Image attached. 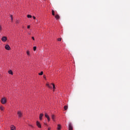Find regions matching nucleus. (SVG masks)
Returning <instances> with one entry per match:
<instances>
[{"label":"nucleus","mask_w":130,"mask_h":130,"mask_svg":"<svg viewBox=\"0 0 130 130\" xmlns=\"http://www.w3.org/2000/svg\"><path fill=\"white\" fill-rule=\"evenodd\" d=\"M50 129H51V127H48V130H50Z\"/></svg>","instance_id":"c756f323"},{"label":"nucleus","mask_w":130,"mask_h":130,"mask_svg":"<svg viewBox=\"0 0 130 130\" xmlns=\"http://www.w3.org/2000/svg\"><path fill=\"white\" fill-rule=\"evenodd\" d=\"M17 115H18L19 118H21L22 117V115H23V114H22V112H21L20 111H18Z\"/></svg>","instance_id":"f03ea898"},{"label":"nucleus","mask_w":130,"mask_h":130,"mask_svg":"<svg viewBox=\"0 0 130 130\" xmlns=\"http://www.w3.org/2000/svg\"><path fill=\"white\" fill-rule=\"evenodd\" d=\"M32 40H35V39L34 38V37H32Z\"/></svg>","instance_id":"c85d7f7f"},{"label":"nucleus","mask_w":130,"mask_h":130,"mask_svg":"<svg viewBox=\"0 0 130 130\" xmlns=\"http://www.w3.org/2000/svg\"><path fill=\"white\" fill-rule=\"evenodd\" d=\"M52 16H55V14L54 13V10H52Z\"/></svg>","instance_id":"aec40b11"},{"label":"nucleus","mask_w":130,"mask_h":130,"mask_svg":"<svg viewBox=\"0 0 130 130\" xmlns=\"http://www.w3.org/2000/svg\"><path fill=\"white\" fill-rule=\"evenodd\" d=\"M51 85H52L53 91H54V89H55V85H54V84L53 83H52Z\"/></svg>","instance_id":"6ab92c4d"},{"label":"nucleus","mask_w":130,"mask_h":130,"mask_svg":"<svg viewBox=\"0 0 130 130\" xmlns=\"http://www.w3.org/2000/svg\"><path fill=\"white\" fill-rule=\"evenodd\" d=\"M55 17L56 19H57V20H58V19H59L60 18V17L59 16V15L58 14H56Z\"/></svg>","instance_id":"ddd939ff"},{"label":"nucleus","mask_w":130,"mask_h":130,"mask_svg":"<svg viewBox=\"0 0 130 130\" xmlns=\"http://www.w3.org/2000/svg\"><path fill=\"white\" fill-rule=\"evenodd\" d=\"M45 116L48 120V121H50V118L49 117V116H48V115H47V113L45 114Z\"/></svg>","instance_id":"7ed1b4c3"},{"label":"nucleus","mask_w":130,"mask_h":130,"mask_svg":"<svg viewBox=\"0 0 130 130\" xmlns=\"http://www.w3.org/2000/svg\"><path fill=\"white\" fill-rule=\"evenodd\" d=\"M27 29H30V25L27 26Z\"/></svg>","instance_id":"cd10ccee"},{"label":"nucleus","mask_w":130,"mask_h":130,"mask_svg":"<svg viewBox=\"0 0 130 130\" xmlns=\"http://www.w3.org/2000/svg\"><path fill=\"white\" fill-rule=\"evenodd\" d=\"M51 118L53 121H55V116L53 114L51 115Z\"/></svg>","instance_id":"1a4fd4ad"},{"label":"nucleus","mask_w":130,"mask_h":130,"mask_svg":"<svg viewBox=\"0 0 130 130\" xmlns=\"http://www.w3.org/2000/svg\"><path fill=\"white\" fill-rule=\"evenodd\" d=\"M36 124H37V126L38 127L41 128V124H40V123L38 121H37L36 122Z\"/></svg>","instance_id":"6e6552de"},{"label":"nucleus","mask_w":130,"mask_h":130,"mask_svg":"<svg viewBox=\"0 0 130 130\" xmlns=\"http://www.w3.org/2000/svg\"><path fill=\"white\" fill-rule=\"evenodd\" d=\"M45 116L48 120V121H50V118L49 117V116H48V115H47V113L45 114Z\"/></svg>","instance_id":"20e7f679"},{"label":"nucleus","mask_w":130,"mask_h":130,"mask_svg":"<svg viewBox=\"0 0 130 130\" xmlns=\"http://www.w3.org/2000/svg\"><path fill=\"white\" fill-rule=\"evenodd\" d=\"M29 126H31V127H33V126L32 125L29 124Z\"/></svg>","instance_id":"7c9ffc66"},{"label":"nucleus","mask_w":130,"mask_h":130,"mask_svg":"<svg viewBox=\"0 0 130 130\" xmlns=\"http://www.w3.org/2000/svg\"><path fill=\"white\" fill-rule=\"evenodd\" d=\"M69 129L73 130V125L72 124V123H69Z\"/></svg>","instance_id":"423d86ee"},{"label":"nucleus","mask_w":130,"mask_h":130,"mask_svg":"<svg viewBox=\"0 0 130 130\" xmlns=\"http://www.w3.org/2000/svg\"><path fill=\"white\" fill-rule=\"evenodd\" d=\"M44 79H46V77H45V76H44Z\"/></svg>","instance_id":"473e14b6"},{"label":"nucleus","mask_w":130,"mask_h":130,"mask_svg":"<svg viewBox=\"0 0 130 130\" xmlns=\"http://www.w3.org/2000/svg\"><path fill=\"white\" fill-rule=\"evenodd\" d=\"M11 130H16V126L14 125H11L10 127Z\"/></svg>","instance_id":"9d476101"},{"label":"nucleus","mask_w":130,"mask_h":130,"mask_svg":"<svg viewBox=\"0 0 130 130\" xmlns=\"http://www.w3.org/2000/svg\"><path fill=\"white\" fill-rule=\"evenodd\" d=\"M39 76H42V75H43V71L41 72L40 73H39Z\"/></svg>","instance_id":"412c9836"},{"label":"nucleus","mask_w":130,"mask_h":130,"mask_svg":"<svg viewBox=\"0 0 130 130\" xmlns=\"http://www.w3.org/2000/svg\"><path fill=\"white\" fill-rule=\"evenodd\" d=\"M7 40V38L6 37H3L2 38V41H3V42H6Z\"/></svg>","instance_id":"0eeeda50"},{"label":"nucleus","mask_w":130,"mask_h":130,"mask_svg":"<svg viewBox=\"0 0 130 130\" xmlns=\"http://www.w3.org/2000/svg\"><path fill=\"white\" fill-rule=\"evenodd\" d=\"M57 41H61V38L57 39Z\"/></svg>","instance_id":"a878e982"},{"label":"nucleus","mask_w":130,"mask_h":130,"mask_svg":"<svg viewBox=\"0 0 130 130\" xmlns=\"http://www.w3.org/2000/svg\"><path fill=\"white\" fill-rule=\"evenodd\" d=\"M0 109H1V110H2L3 111V110H4V109H5V108L4 107V106H1L0 107Z\"/></svg>","instance_id":"dca6fc26"},{"label":"nucleus","mask_w":130,"mask_h":130,"mask_svg":"<svg viewBox=\"0 0 130 130\" xmlns=\"http://www.w3.org/2000/svg\"><path fill=\"white\" fill-rule=\"evenodd\" d=\"M43 114H41L39 116L40 120H42V117H43Z\"/></svg>","instance_id":"f8f14e48"},{"label":"nucleus","mask_w":130,"mask_h":130,"mask_svg":"<svg viewBox=\"0 0 130 130\" xmlns=\"http://www.w3.org/2000/svg\"><path fill=\"white\" fill-rule=\"evenodd\" d=\"M1 103L2 104H6V103H7V99H6V98H3L2 99Z\"/></svg>","instance_id":"f257e3e1"},{"label":"nucleus","mask_w":130,"mask_h":130,"mask_svg":"<svg viewBox=\"0 0 130 130\" xmlns=\"http://www.w3.org/2000/svg\"><path fill=\"white\" fill-rule=\"evenodd\" d=\"M69 108V107L68 106H64V110L67 111L68 110V109Z\"/></svg>","instance_id":"2eb2a0df"},{"label":"nucleus","mask_w":130,"mask_h":130,"mask_svg":"<svg viewBox=\"0 0 130 130\" xmlns=\"http://www.w3.org/2000/svg\"><path fill=\"white\" fill-rule=\"evenodd\" d=\"M26 54H27V55H28V56H30V51L27 50L26 51Z\"/></svg>","instance_id":"4468645a"},{"label":"nucleus","mask_w":130,"mask_h":130,"mask_svg":"<svg viewBox=\"0 0 130 130\" xmlns=\"http://www.w3.org/2000/svg\"><path fill=\"white\" fill-rule=\"evenodd\" d=\"M27 18H32V16L31 15H27Z\"/></svg>","instance_id":"4be33fe9"},{"label":"nucleus","mask_w":130,"mask_h":130,"mask_svg":"<svg viewBox=\"0 0 130 130\" xmlns=\"http://www.w3.org/2000/svg\"><path fill=\"white\" fill-rule=\"evenodd\" d=\"M57 129V130L61 129V126L60 125V124H58Z\"/></svg>","instance_id":"9b49d317"},{"label":"nucleus","mask_w":130,"mask_h":130,"mask_svg":"<svg viewBox=\"0 0 130 130\" xmlns=\"http://www.w3.org/2000/svg\"><path fill=\"white\" fill-rule=\"evenodd\" d=\"M37 49V47H36V46L34 47V51H36Z\"/></svg>","instance_id":"5701e85b"},{"label":"nucleus","mask_w":130,"mask_h":130,"mask_svg":"<svg viewBox=\"0 0 130 130\" xmlns=\"http://www.w3.org/2000/svg\"><path fill=\"white\" fill-rule=\"evenodd\" d=\"M32 18H33V19H34V20H35V19H36V17H35V16H32Z\"/></svg>","instance_id":"bb28decb"},{"label":"nucleus","mask_w":130,"mask_h":130,"mask_svg":"<svg viewBox=\"0 0 130 130\" xmlns=\"http://www.w3.org/2000/svg\"><path fill=\"white\" fill-rule=\"evenodd\" d=\"M5 49H6L7 50H11V47H10V46L9 45H6L5 47Z\"/></svg>","instance_id":"39448f33"},{"label":"nucleus","mask_w":130,"mask_h":130,"mask_svg":"<svg viewBox=\"0 0 130 130\" xmlns=\"http://www.w3.org/2000/svg\"><path fill=\"white\" fill-rule=\"evenodd\" d=\"M8 73L10 75H13V71L12 70L9 71Z\"/></svg>","instance_id":"f3484780"},{"label":"nucleus","mask_w":130,"mask_h":130,"mask_svg":"<svg viewBox=\"0 0 130 130\" xmlns=\"http://www.w3.org/2000/svg\"><path fill=\"white\" fill-rule=\"evenodd\" d=\"M11 18V22H13V15H10Z\"/></svg>","instance_id":"b1692460"},{"label":"nucleus","mask_w":130,"mask_h":130,"mask_svg":"<svg viewBox=\"0 0 130 130\" xmlns=\"http://www.w3.org/2000/svg\"><path fill=\"white\" fill-rule=\"evenodd\" d=\"M46 85L48 88H50V89L52 88V86H50L49 84H47Z\"/></svg>","instance_id":"a211bd4d"},{"label":"nucleus","mask_w":130,"mask_h":130,"mask_svg":"<svg viewBox=\"0 0 130 130\" xmlns=\"http://www.w3.org/2000/svg\"><path fill=\"white\" fill-rule=\"evenodd\" d=\"M19 23H20V21L19 20H17L16 21V24H19Z\"/></svg>","instance_id":"393cba45"},{"label":"nucleus","mask_w":130,"mask_h":130,"mask_svg":"<svg viewBox=\"0 0 130 130\" xmlns=\"http://www.w3.org/2000/svg\"><path fill=\"white\" fill-rule=\"evenodd\" d=\"M2 30V26L0 25V31Z\"/></svg>","instance_id":"2f4dec72"}]
</instances>
